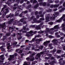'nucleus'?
Masks as SVG:
<instances>
[{
	"instance_id": "f257e3e1",
	"label": "nucleus",
	"mask_w": 65,
	"mask_h": 65,
	"mask_svg": "<svg viewBox=\"0 0 65 65\" xmlns=\"http://www.w3.org/2000/svg\"><path fill=\"white\" fill-rule=\"evenodd\" d=\"M35 55V53H33L31 54V56L30 55L29 57H28L26 58V60L27 61H33L35 59L34 58V57H33V56Z\"/></svg>"
},
{
	"instance_id": "f03ea898",
	"label": "nucleus",
	"mask_w": 65,
	"mask_h": 65,
	"mask_svg": "<svg viewBox=\"0 0 65 65\" xmlns=\"http://www.w3.org/2000/svg\"><path fill=\"white\" fill-rule=\"evenodd\" d=\"M17 56V54L16 53H15L14 55H10V58L8 59V60H14V57L15 56Z\"/></svg>"
},
{
	"instance_id": "7ed1b4c3",
	"label": "nucleus",
	"mask_w": 65,
	"mask_h": 65,
	"mask_svg": "<svg viewBox=\"0 0 65 65\" xmlns=\"http://www.w3.org/2000/svg\"><path fill=\"white\" fill-rule=\"evenodd\" d=\"M7 45L8 46L7 47V48L8 50L7 51L8 52H10L11 50L10 49V48H11V46H10V43H8L7 44Z\"/></svg>"
},
{
	"instance_id": "20e7f679",
	"label": "nucleus",
	"mask_w": 65,
	"mask_h": 65,
	"mask_svg": "<svg viewBox=\"0 0 65 65\" xmlns=\"http://www.w3.org/2000/svg\"><path fill=\"white\" fill-rule=\"evenodd\" d=\"M59 28V26L58 25H56L54 27V28H51L50 30H54V29H58Z\"/></svg>"
},
{
	"instance_id": "39448f33",
	"label": "nucleus",
	"mask_w": 65,
	"mask_h": 65,
	"mask_svg": "<svg viewBox=\"0 0 65 65\" xmlns=\"http://www.w3.org/2000/svg\"><path fill=\"white\" fill-rule=\"evenodd\" d=\"M65 17V15H64L60 19V20H58L57 21V22H61V21Z\"/></svg>"
},
{
	"instance_id": "423d86ee",
	"label": "nucleus",
	"mask_w": 65,
	"mask_h": 65,
	"mask_svg": "<svg viewBox=\"0 0 65 65\" xmlns=\"http://www.w3.org/2000/svg\"><path fill=\"white\" fill-rule=\"evenodd\" d=\"M35 47H36V48H40V49H42L43 48V46H39V45H36V46H35Z\"/></svg>"
},
{
	"instance_id": "0eeeda50",
	"label": "nucleus",
	"mask_w": 65,
	"mask_h": 65,
	"mask_svg": "<svg viewBox=\"0 0 65 65\" xmlns=\"http://www.w3.org/2000/svg\"><path fill=\"white\" fill-rule=\"evenodd\" d=\"M58 15V14H55V15H55L54 14L53 15V18H52V17H51L50 18L51 20H54V19H55V17H57V16Z\"/></svg>"
},
{
	"instance_id": "6e6552de",
	"label": "nucleus",
	"mask_w": 65,
	"mask_h": 65,
	"mask_svg": "<svg viewBox=\"0 0 65 65\" xmlns=\"http://www.w3.org/2000/svg\"><path fill=\"white\" fill-rule=\"evenodd\" d=\"M50 42V41H46V42H44V44L45 45V46H47V44L49 42Z\"/></svg>"
},
{
	"instance_id": "1a4fd4ad",
	"label": "nucleus",
	"mask_w": 65,
	"mask_h": 65,
	"mask_svg": "<svg viewBox=\"0 0 65 65\" xmlns=\"http://www.w3.org/2000/svg\"><path fill=\"white\" fill-rule=\"evenodd\" d=\"M43 54V52H40V54L38 53L37 54V56L38 57V58H40V56H41L40 54L42 55V54Z\"/></svg>"
},
{
	"instance_id": "9d476101",
	"label": "nucleus",
	"mask_w": 65,
	"mask_h": 65,
	"mask_svg": "<svg viewBox=\"0 0 65 65\" xmlns=\"http://www.w3.org/2000/svg\"><path fill=\"white\" fill-rule=\"evenodd\" d=\"M33 31L32 30H30V31L29 32H28V33L30 34L31 36H33V35L34 34H32L33 33Z\"/></svg>"
},
{
	"instance_id": "9b49d317",
	"label": "nucleus",
	"mask_w": 65,
	"mask_h": 65,
	"mask_svg": "<svg viewBox=\"0 0 65 65\" xmlns=\"http://www.w3.org/2000/svg\"><path fill=\"white\" fill-rule=\"evenodd\" d=\"M40 5H43V6H45L46 5V3H40Z\"/></svg>"
},
{
	"instance_id": "f8f14e48",
	"label": "nucleus",
	"mask_w": 65,
	"mask_h": 65,
	"mask_svg": "<svg viewBox=\"0 0 65 65\" xmlns=\"http://www.w3.org/2000/svg\"><path fill=\"white\" fill-rule=\"evenodd\" d=\"M57 41H56V40H54L52 41V42H53V43H54V42H55V43L54 44L56 45H57V43L56 42H57Z\"/></svg>"
},
{
	"instance_id": "ddd939ff",
	"label": "nucleus",
	"mask_w": 65,
	"mask_h": 65,
	"mask_svg": "<svg viewBox=\"0 0 65 65\" xmlns=\"http://www.w3.org/2000/svg\"><path fill=\"white\" fill-rule=\"evenodd\" d=\"M4 57V55H1L0 56V58H1V59L2 60H4V58H3Z\"/></svg>"
},
{
	"instance_id": "4468645a",
	"label": "nucleus",
	"mask_w": 65,
	"mask_h": 65,
	"mask_svg": "<svg viewBox=\"0 0 65 65\" xmlns=\"http://www.w3.org/2000/svg\"><path fill=\"white\" fill-rule=\"evenodd\" d=\"M26 19H27L26 18H24L23 19H21L20 20V21L21 22H23V20H24V21H25L26 20Z\"/></svg>"
},
{
	"instance_id": "2eb2a0df",
	"label": "nucleus",
	"mask_w": 65,
	"mask_h": 65,
	"mask_svg": "<svg viewBox=\"0 0 65 65\" xmlns=\"http://www.w3.org/2000/svg\"><path fill=\"white\" fill-rule=\"evenodd\" d=\"M30 63H29V64H27V62H25L23 64V65H30Z\"/></svg>"
},
{
	"instance_id": "dca6fc26",
	"label": "nucleus",
	"mask_w": 65,
	"mask_h": 65,
	"mask_svg": "<svg viewBox=\"0 0 65 65\" xmlns=\"http://www.w3.org/2000/svg\"><path fill=\"white\" fill-rule=\"evenodd\" d=\"M20 49H21V48L17 49L16 50V52H19L20 51Z\"/></svg>"
},
{
	"instance_id": "f3484780",
	"label": "nucleus",
	"mask_w": 65,
	"mask_h": 65,
	"mask_svg": "<svg viewBox=\"0 0 65 65\" xmlns=\"http://www.w3.org/2000/svg\"><path fill=\"white\" fill-rule=\"evenodd\" d=\"M23 52V51L22 50H21V48L20 49V50H19V54H21V53H22Z\"/></svg>"
},
{
	"instance_id": "a211bd4d",
	"label": "nucleus",
	"mask_w": 65,
	"mask_h": 65,
	"mask_svg": "<svg viewBox=\"0 0 65 65\" xmlns=\"http://www.w3.org/2000/svg\"><path fill=\"white\" fill-rule=\"evenodd\" d=\"M40 26L39 25V26L36 28L37 29V30H39V29H40Z\"/></svg>"
},
{
	"instance_id": "6ab92c4d",
	"label": "nucleus",
	"mask_w": 65,
	"mask_h": 65,
	"mask_svg": "<svg viewBox=\"0 0 65 65\" xmlns=\"http://www.w3.org/2000/svg\"><path fill=\"white\" fill-rule=\"evenodd\" d=\"M59 6V5L58 4L57 5H55L54 6V7H58Z\"/></svg>"
},
{
	"instance_id": "aec40b11",
	"label": "nucleus",
	"mask_w": 65,
	"mask_h": 65,
	"mask_svg": "<svg viewBox=\"0 0 65 65\" xmlns=\"http://www.w3.org/2000/svg\"><path fill=\"white\" fill-rule=\"evenodd\" d=\"M23 29H24V30H28V28H26V27H23Z\"/></svg>"
},
{
	"instance_id": "412c9836",
	"label": "nucleus",
	"mask_w": 65,
	"mask_h": 65,
	"mask_svg": "<svg viewBox=\"0 0 65 65\" xmlns=\"http://www.w3.org/2000/svg\"><path fill=\"white\" fill-rule=\"evenodd\" d=\"M5 26V23H4L3 24L2 26V28H3Z\"/></svg>"
},
{
	"instance_id": "4be33fe9",
	"label": "nucleus",
	"mask_w": 65,
	"mask_h": 65,
	"mask_svg": "<svg viewBox=\"0 0 65 65\" xmlns=\"http://www.w3.org/2000/svg\"><path fill=\"white\" fill-rule=\"evenodd\" d=\"M41 39H37L36 40V41H42Z\"/></svg>"
},
{
	"instance_id": "5701e85b",
	"label": "nucleus",
	"mask_w": 65,
	"mask_h": 65,
	"mask_svg": "<svg viewBox=\"0 0 65 65\" xmlns=\"http://www.w3.org/2000/svg\"><path fill=\"white\" fill-rule=\"evenodd\" d=\"M43 32H44L43 31H40L38 32V33H40L41 34V33H43Z\"/></svg>"
},
{
	"instance_id": "b1692460",
	"label": "nucleus",
	"mask_w": 65,
	"mask_h": 65,
	"mask_svg": "<svg viewBox=\"0 0 65 65\" xmlns=\"http://www.w3.org/2000/svg\"><path fill=\"white\" fill-rule=\"evenodd\" d=\"M35 41V39H32V41H29V42H32V41L33 42V41Z\"/></svg>"
},
{
	"instance_id": "393cba45",
	"label": "nucleus",
	"mask_w": 65,
	"mask_h": 65,
	"mask_svg": "<svg viewBox=\"0 0 65 65\" xmlns=\"http://www.w3.org/2000/svg\"><path fill=\"white\" fill-rule=\"evenodd\" d=\"M28 11H25L24 12H23L24 13H27Z\"/></svg>"
},
{
	"instance_id": "a878e982",
	"label": "nucleus",
	"mask_w": 65,
	"mask_h": 65,
	"mask_svg": "<svg viewBox=\"0 0 65 65\" xmlns=\"http://www.w3.org/2000/svg\"><path fill=\"white\" fill-rule=\"evenodd\" d=\"M49 19V17H46V20H48Z\"/></svg>"
},
{
	"instance_id": "bb28decb",
	"label": "nucleus",
	"mask_w": 65,
	"mask_h": 65,
	"mask_svg": "<svg viewBox=\"0 0 65 65\" xmlns=\"http://www.w3.org/2000/svg\"><path fill=\"white\" fill-rule=\"evenodd\" d=\"M61 52V51L60 50H58L57 51V53H60V52Z\"/></svg>"
},
{
	"instance_id": "cd10ccee",
	"label": "nucleus",
	"mask_w": 65,
	"mask_h": 65,
	"mask_svg": "<svg viewBox=\"0 0 65 65\" xmlns=\"http://www.w3.org/2000/svg\"><path fill=\"white\" fill-rule=\"evenodd\" d=\"M61 26L62 27H64V26H65V24H62Z\"/></svg>"
},
{
	"instance_id": "c85d7f7f",
	"label": "nucleus",
	"mask_w": 65,
	"mask_h": 65,
	"mask_svg": "<svg viewBox=\"0 0 65 65\" xmlns=\"http://www.w3.org/2000/svg\"><path fill=\"white\" fill-rule=\"evenodd\" d=\"M17 42H14L13 43V44H17Z\"/></svg>"
},
{
	"instance_id": "c756f323",
	"label": "nucleus",
	"mask_w": 65,
	"mask_h": 65,
	"mask_svg": "<svg viewBox=\"0 0 65 65\" xmlns=\"http://www.w3.org/2000/svg\"><path fill=\"white\" fill-rule=\"evenodd\" d=\"M49 24H50V25H52L53 24V22H50L49 23Z\"/></svg>"
},
{
	"instance_id": "7c9ffc66",
	"label": "nucleus",
	"mask_w": 65,
	"mask_h": 65,
	"mask_svg": "<svg viewBox=\"0 0 65 65\" xmlns=\"http://www.w3.org/2000/svg\"><path fill=\"white\" fill-rule=\"evenodd\" d=\"M44 20V18L40 19V20H41L42 21H43V20Z\"/></svg>"
},
{
	"instance_id": "2f4dec72",
	"label": "nucleus",
	"mask_w": 65,
	"mask_h": 65,
	"mask_svg": "<svg viewBox=\"0 0 65 65\" xmlns=\"http://www.w3.org/2000/svg\"><path fill=\"white\" fill-rule=\"evenodd\" d=\"M26 35V36H27V37H29V36H30V35L28 34H27Z\"/></svg>"
},
{
	"instance_id": "473e14b6",
	"label": "nucleus",
	"mask_w": 65,
	"mask_h": 65,
	"mask_svg": "<svg viewBox=\"0 0 65 65\" xmlns=\"http://www.w3.org/2000/svg\"><path fill=\"white\" fill-rule=\"evenodd\" d=\"M18 35H20V36H21V35H22V34L21 33H18Z\"/></svg>"
},
{
	"instance_id": "72a5a7b5",
	"label": "nucleus",
	"mask_w": 65,
	"mask_h": 65,
	"mask_svg": "<svg viewBox=\"0 0 65 65\" xmlns=\"http://www.w3.org/2000/svg\"><path fill=\"white\" fill-rule=\"evenodd\" d=\"M25 41V43H26V42H29V40H26Z\"/></svg>"
},
{
	"instance_id": "f704fd0d",
	"label": "nucleus",
	"mask_w": 65,
	"mask_h": 65,
	"mask_svg": "<svg viewBox=\"0 0 65 65\" xmlns=\"http://www.w3.org/2000/svg\"><path fill=\"white\" fill-rule=\"evenodd\" d=\"M38 4H37V5L36 6V7H35V8H36L37 7H38Z\"/></svg>"
},
{
	"instance_id": "c9c22d12",
	"label": "nucleus",
	"mask_w": 65,
	"mask_h": 65,
	"mask_svg": "<svg viewBox=\"0 0 65 65\" xmlns=\"http://www.w3.org/2000/svg\"><path fill=\"white\" fill-rule=\"evenodd\" d=\"M49 38H53V36H49Z\"/></svg>"
},
{
	"instance_id": "e433bc0d",
	"label": "nucleus",
	"mask_w": 65,
	"mask_h": 65,
	"mask_svg": "<svg viewBox=\"0 0 65 65\" xmlns=\"http://www.w3.org/2000/svg\"><path fill=\"white\" fill-rule=\"evenodd\" d=\"M5 50V49L4 48H3L2 49V51H4Z\"/></svg>"
},
{
	"instance_id": "4c0bfd02",
	"label": "nucleus",
	"mask_w": 65,
	"mask_h": 65,
	"mask_svg": "<svg viewBox=\"0 0 65 65\" xmlns=\"http://www.w3.org/2000/svg\"><path fill=\"white\" fill-rule=\"evenodd\" d=\"M48 45L50 46H52V44L51 43V44H48Z\"/></svg>"
},
{
	"instance_id": "58836bf2",
	"label": "nucleus",
	"mask_w": 65,
	"mask_h": 65,
	"mask_svg": "<svg viewBox=\"0 0 65 65\" xmlns=\"http://www.w3.org/2000/svg\"><path fill=\"white\" fill-rule=\"evenodd\" d=\"M22 37H20L18 38V40H19V39H21V38H22Z\"/></svg>"
},
{
	"instance_id": "ea45409f",
	"label": "nucleus",
	"mask_w": 65,
	"mask_h": 65,
	"mask_svg": "<svg viewBox=\"0 0 65 65\" xmlns=\"http://www.w3.org/2000/svg\"><path fill=\"white\" fill-rule=\"evenodd\" d=\"M13 21V19H11L10 20V22H12Z\"/></svg>"
},
{
	"instance_id": "a19ab883",
	"label": "nucleus",
	"mask_w": 65,
	"mask_h": 65,
	"mask_svg": "<svg viewBox=\"0 0 65 65\" xmlns=\"http://www.w3.org/2000/svg\"><path fill=\"white\" fill-rule=\"evenodd\" d=\"M3 46H1L0 47V49H2L3 48Z\"/></svg>"
},
{
	"instance_id": "79ce46f5",
	"label": "nucleus",
	"mask_w": 65,
	"mask_h": 65,
	"mask_svg": "<svg viewBox=\"0 0 65 65\" xmlns=\"http://www.w3.org/2000/svg\"><path fill=\"white\" fill-rule=\"evenodd\" d=\"M12 36H13L14 37H15V34H14L12 35Z\"/></svg>"
},
{
	"instance_id": "37998d69",
	"label": "nucleus",
	"mask_w": 65,
	"mask_h": 65,
	"mask_svg": "<svg viewBox=\"0 0 65 65\" xmlns=\"http://www.w3.org/2000/svg\"><path fill=\"white\" fill-rule=\"evenodd\" d=\"M5 64L6 65H8V64L7 63V62H5Z\"/></svg>"
},
{
	"instance_id": "c03bdc74",
	"label": "nucleus",
	"mask_w": 65,
	"mask_h": 65,
	"mask_svg": "<svg viewBox=\"0 0 65 65\" xmlns=\"http://www.w3.org/2000/svg\"><path fill=\"white\" fill-rule=\"evenodd\" d=\"M29 48H28V47H27L25 49V50H29Z\"/></svg>"
},
{
	"instance_id": "a18cd8bd",
	"label": "nucleus",
	"mask_w": 65,
	"mask_h": 65,
	"mask_svg": "<svg viewBox=\"0 0 65 65\" xmlns=\"http://www.w3.org/2000/svg\"><path fill=\"white\" fill-rule=\"evenodd\" d=\"M35 49V48H34V47H32L31 48V50H34Z\"/></svg>"
},
{
	"instance_id": "49530a36",
	"label": "nucleus",
	"mask_w": 65,
	"mask_h": 65,
	"mask_svg": "<svg viewBox=\"0 0 65 65\" xmlns=\"http://www.w3.org/2000/svg\"><path fill=\"white\" fill-rule=\"evenodd\" d=\"M60 35H63V33L61 32L60 33Z\"/></svg>"
},
{
	"instance_id": "de8ad7c7",
	"label": "nucleus",
	"mask_w": 65,
	"mask_h": 65,
	"mask_svg": "<svg viewBox=\"0 0 65 65\" xmlns=\"http://www.w3.org/2000/svg\"><path fill=\"white\" fill-rule=\"evenodd\" d=\"M57 10V9H54V11H55Z\"/></svg>"
},
{
	"instance_id": "09e8293b",
	"label": "nucleus",
	"mask_w": 65,
	"mask_h": 65,
	"mask_svg": "<svg viewBox=\"0 0 65 65\" xmlns=\"http://www.w3.org/2000/svg\"><path fill=\"white\" fill-rule=\"evenodd\" d=\"M57 10V9H54V11H55Z\"/></svg>"
},
{
	"instance_id": "8fccbe9b",
	"label": "nucleus",
	"mask_w": 65,
	"mask_h": 65,
	"mask_svg": "<svg viewBox=\"0 0 65 65\" xmlns=\"http://www.w3.org/2000/svg\"><path fill=\"white\" fill-rule=\"evenodd\" d=\"M61 39L62 40L63 39H64V37H61Z\"/></svg>"
},
{
	"instance_id": "3c124183",
	"label": "nucleus",
	"mask_w": 65,
	"mask_h": 65,
	"mask_svg": "<svg viewBox=\"0 0 65 65\" xmlns=\"http://www.w3.org/2000/svg\"><path fill=\"white\" fill-rule=\"evenodd\" d=\"M26 22H23V24H26Z\"/></svg>"
},
{
	"instance_id": "603ef678",
	"label": "nucleus",
	"mask_w": 65,
	"mask_h": 65,
	"mask_svg": "<svg viewBox=\"0 0 65 65\" xmlns=\"http://www.w3.org/2000/svg\"><path fill=\"white\" fill-rule=\"evenodd\" d=\"M45 65H49V64H48V63H45Z\"/></svg>"
},
{
	"instance_id": "864d4df0",
	"label": "nucleus",
	"mask_w": 65,
	"mask_h": 65,
	"mask_svg": "<svg viewBox=\"0 0 65 65\" xmlns=\"http://www.w3.org/2000/svg\"><path fill=\"white\" fill-rule=\"evenodd\" d=\"M7 18H8L9 17V16L8 15L6 16Z\"/></svg>"
},
{
	"instance_id": "5fc2aeb1",
	"label": "nucleus",
	"mask_w": 65,
	"mask_h": 65,
	"mask_svg": "<svg viewBox=\"0 0 65 65\" xmlns=\"http://www.w3.org/2000/svg\"><path fill=\"white\" fill-rule=\"evenodd\" d=\"M51 34H54V32H51L50 33Z\"/></svg>"
},
{
	"instance_id": "6e6d98bb",
	"label": "nucleus",
	"mask_w": 65,
	"mask_h": 65,
	"mask_svg": "<svg viewBox=\"0 0 65 65\" xmlns=\"http://www.w3.org/2000/svg\"><path fill=\"white\" fill-rule=\"evenodd\" d=\"M37 2V1L36 0H35L34 1V3H36Z\"/></svg>"
},
{
	"instance_id": "4d7b16f0",
	"label": "nucleus",
	"mask_w": 65,
	"mask_h": 65,
	"mask_svg": "<svg viewBox=\"0 0 65 65\" xmlns=\"http://www.w3.org/2000/svg\"><path fill=\"white\" fill-rule=\"evenodd\" d=\"M22 32H23V33H26V31H23Z\"/></svg>"
},
{
	"instance_id": "13d9d810",
	"label": "nucleus",
	"mask_w": 65,
	"mask_h": 65,
	"mask_svg": "<svg viewBox=\"0 0 65 65\" xmlns=\"http://www.w3.org/2000/svg\"><path fill=\"white\" fill-rule=\"evenodd\" d=\"M35 58L36 59H38V58L37 57V56H36V57H35Z\"/></svg>"
},
{
	"instance_id": "bf43d9fd",
	"label": "nucleus",
	"mask_w": 65,
	"mask_h": 65,
	"mask_svg": "<svg viewBox=\"0 0 65 65\" xmlns=\"http://www.w3.org/2000/svg\"><path fill=\"white\" fill-rule=\"evenodd\" d=\"M30 3V2L28 1L27 2V4H29Z\"/></svg>"
},
{
	"instance_id": "052dcab7",
	"label": "nucleus",
	"mask_w": 65,
	"mask_h": 65,
	"mask_svg": "<svg viewBox=\"0 0 65 65\" xmlns=\"http://www.w3.org/2000/svg\"><path fill=\"white\" fill-rule=\"evenodd\" d=\"M37 32V31H36L34 32V34H35Z\"/></svg>"
},
{
	"instance_id": "680f3d73",
	"label": "nucleus",
	"mask_w": 65,
	"mask_h": 65,
	"mask_svg": "<svg viewBox=\"0 0 65 65\" xmlns=\"http://www.w3.org/2000/svg\"><path fill=\"white\" fill-rule=\"evenodd\" d=\"M38 13V12H35V14H36L37 13Z\"/></svg>"
},
{
	"instance_id": "e2e57ef3",
	"label": "nucleus",
	"mask_w": 65,
	"mask_h": 65,
	"mask_svg": "<svg viewBox=\"0 0 65 65\" xmlns=\"http://www.w3.org/2000/svg\"><path fill=\"white\" fill-rule=\"evenodd\" d=\"M63 60V58H61L60 59V60H59V61H61V60Z\"/></svg>"
},
{
	"instance_id": "0e129e2a",
	"label": "nucleus",
	"mask_w": 65,
	"mask_h": 65,
	"mask_svg": "<svg viewBox=\"0 0 65 65\" xmlns=\"http://www.w3.org/2000/svg\"><path fill=\"white\" fill-rule=\"evenodd\" d=\"M24 46H21V47H24Z\"/></svg>"
},
{
	"instance_id": "69168bd1",
	"label": "nucleus",
	"mask_w": 65,
	"mask_h": 65,
	"mask_svg": "<svg viewBox=\"0 0 65 65\" xmlns=\"http://www.w3.org/2000/svg\"><path fill=\"white\" fill-rule=\"evenodd\" d=\"M43 15H40L41 17H43Z\"/></svg>"
},
{
	"instance_id": "338daca9",
	"label": "nucleus",
	"mask_w": 65,
	"mask_h": 65,
	"mask_svg": "<svg viewBox=\"0 0 65 65\" xmlns=\"http://www.w3.org/2000/svg\"><path fill=\"white\" fill-rule=\"evenodd\" d=\"M19 60H20V59H18V63H19V62H20V61H19Z\"/></svg>"
},
{
	"instance_id": "774afa93",
	"label": "nucleus",
	"mask_w": 65,
	"mask_h": 65,
	"mask_svg": "<svg viewBox=\"0 0 65 65\" xmlns=\"http://www.w3.org/2000/svg\"><path fill=\"white\" fill-rule=\"evenodd\" d=\"M58 34V32H57V33H55V35H57V34Z\"/></svg>"
}]
</instances>
